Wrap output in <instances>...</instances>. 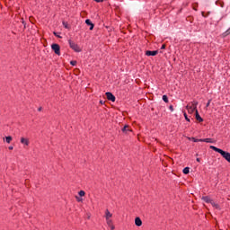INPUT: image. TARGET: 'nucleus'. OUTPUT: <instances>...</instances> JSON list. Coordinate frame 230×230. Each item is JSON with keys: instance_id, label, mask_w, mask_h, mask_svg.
I'll list each match as a JSON object with an SVG mask.
<instances>
[{"instance_id": "nucleus-1", "label": "nucleus", "mask_w": 230, "mask_h": 230, "mask_svg": "<svg viewBox=\"0 0 230 230\" xmlns=\"http://www.w3.org/2000/svg\"><path fill=\"white\" fill-rule=\"evenodd\" d=\"M209 148L211 150H214V152H217V154H220L222 155V157H224V159H226V161H227L228 163H230V153L226 152L215 146H210Z\"/></svg>"}, {"instance_id": "nucleus-2", "label": "nucleus", "mask_w": 230, "mask_h": 230, "mask_svg": "<svg viewBox=\"0 0 230 230\" xmlns=\"http://www.w3.org/2000/svg\"><path fill=\"white\" fill-rule=\"evenodd\" d=\"M199 105V102H193L191 105H187V111L189 114H193L194 112H197V106Z\"/></svg>"}, {"instance_id": "nucleus-3", "label": "nucleus", "mask_w": 230, "mask_h": 230, "mask_svg": "<svg viewBox=\"0 0 230 230\" xmlns=\"http://www.w3.org/2000/svg\"><path fill=\"white\" fill-rule=\"evenodd\" d=\"M69 46L72 49H74V51H76V53H80V51H82L80 47H78V45L74 41L69 40Z\"/></svg>"}, {"instance_id": "nucleus-4", "label": "nucleus", "mask_w": 230, "mask_h": 230, "mask_svg": "<svg viewBox=\"0 0 230 230\" xmlns=\"http://www.w3.org/2000/svg\"><path fill=\"white\" fill-rule=\"evenodd\" d=\"M51 48H52L54 53H56V55L60 56V45L59 44L54 43L51 45Z\"/></svg>"}, {"instance_id": "nucleus-5", "label": "nucleus", "mask_w": 230, "mask_h": 230, "mask_svg": "<svg viewBox=\"0 0 230 230\" xmlns=\"http://www.w3.org/2000/svg\"><path fill=\"white\" fill-rule=\"evenodd\" d=\"M106 97H107V100H109L110 102H116V97L111 92L106 93Z\"/></svg>"}, {"instance_id": "nucleus-6", "label": "nucleus", "mask_w": 230, "mask_h": 230, "mask_svg": "<svg viewBox=\"0 0 230 230\" xmlns=\"http://www.w3.org/2000/svg\"><path fill=\"white\" fill-rule=\"evenodd\" d=\"M157 53H159L157 50H147L146 51V57H155V55H157Z\"/></svg>"}, {"instance_id": "nucleus-7", "label": "nucleus", "mask_w": 230, "mask_h": 230, "mask_svg": "<svg viewBox=\"0 0 230 230\" xmlns=\"http://www.w3.org/2000/svg\"><path fill=\"white\" fill-rule=\"evenodd\" d=\"M85 24H87V26H90V31L94 30V23L91 22V20H85Z\"/></svg>"}, {"instance_id": "nucleus-8", "label": "nucleus", "mask_w": 230, "mask_h": 230, "mask_svg": "<svg viewBox=\"0 0 230 230\" xmlns=\"http://www.w3.org/2000/svg\"><path fill=\"white\" fill-rule=\"evenodd\" d=\"M105 218H106V222L111 220V218H112V213H111L109 209H106L105 211Z\"/></svg>"}, {"instance_id": "nucleus-9", "label": "nucleus", "mask_w": 230, "mask_h": 230, "mask_svg": "<svg viewBox=\"0 0 230 230\" xmlns=\"http://www.w3.org/2000/svg\"><path fill=\"white\" fill-rule=\"evenodd\" d=\"M135 225H136L137 227H141V226H143V221H141V218H140V217H136V218H135Z\"/></svg>"}, {"instance_id": "nucleus-10", "label": "nucleus", "mask_w": 230, "mask_h": 230, "mask_svg": "<svg viewBox=\"0 0 230 230\" xmlns=\"http://www.w3.org/2000/svg\"><path fill=\"white\" fill-rule=\"evenodd\" d=\"M21 144L24 145L25 146H28L30 145V140H28V138L22 137L21 138Z\"/></svg>"}, {"instance_id": "nucleus-11", "label": "nucleus", "mask_w": 230, "mask_h": 230, "mask_svg": "<svg viewBox=\"0 0 230 230\" xmlns=\"http://www.w3.org/2000/svg\"><path fill=\"white\" fill-rule=\"evenodd\" d=\"M195 116H196L197 121H199V123H202V121H204L202 117H200V115L199 114V111H197V110H196V112H195Z\"/></svg>"}, {"instance_id": "nucleus-12", "label": "nucleus", "mask_w": 230, "mask_h": 230, "mask_svg": "<svg viewBox=\"0 0 230 230\" xmlns=\"http://www.w3.org/2000/svg\"><path fill=\"white\" fill-rule=\"evenodd\" d=\"M199 141L201 143H215V140H213L212 138H203V139H199Z\"/></svg>"}, {"instance_id": "nucleus-13", "label": "nucleus", "mask_w": 230, "mask_h": 230, "mask_svg": "<svg viewBox=\"0 0 230 230\" xmlns=\"http://www.w3.org/2000/svg\"><path fill=\"white\" fill-rule=\"evenodd\" d=\"M122 132H124V134H128V132H132V130L130 129V128L128 125H126L123 127Z\"/></svg>"}, {"instance_id": "nucleus-14", "label": "nucleus", "mask_w": 230, "mask_h": 230, "mask_svg": "<svg viewBox=\"0 0 230 230\" xmlns=\"http://www.w3.org/2000/svg\"><path fill=\"white\" fill-rule=\"evenodd\" d=\"M106 224L109 226V227H111V230L115 229L114 225H112V219H108V221H106Z\"/></svg>"}, {"instance_id": "nucleus-15", "label": "nucleus", "mask_w": 230, "mask_h": 230, "mask_svg": "<svg viewBox=\"0 0 230 230\" xmlns=\"http://www.w3.org/2000/svg\"><path fill=\"white\" fill-rule=\"evenodd\" d=\"M202 199L205 201V202H208V203H211L212 200L209 197H203Z\"/></svg>"}, {"instance_id": "nucleus-16", "label": "nucleus", "mask_w": 230, "mask_h": 230, "mask_svg": "<svg viewBox=\"0 0 230 230\" xmlns=\"http://www.w3.org/2000/svg\"><path fill=\"white\" fill-rule=\"evenodd\" d=\"M183 173H184L185 175H188V173H190V167H185V168L183 169Z\"/></svg>"}, {"instance_id": "nucleus-17", "label": "nucleus", "mask_w": 230, "mask_h": 230, "mask_svg": "<svg viewBox=\"0 0 230 230\" xmlns=\"http://www.w3.org/2000/svg\"><path fill=\"white\" fill-rule=\"evenodd\" d=\"M63 26H64V28H66V30H69V24H67V22H63Z\"/></svg>"}, {"instance_id": "nucleus-18", "label": "nucleus", "mask_w": 230, "mask_h": 230, "mask_svg": "<svg viewBox=\"0 0 230 230\" xmlns=\"http://www.w3.org/2000/svg\"><path fill=\"white\" fill-rule=\"evenodd\" d=\"M6 143H12V137H5Z\"/></svg>"}, {"instance_id": "nucleus-19", "label": "nucleus", "mask_w": 230, "mask_h": 230, "mask_svg": "<svg viewBox=\"0 0 230 230\" xmlns=\"http://www.w3.org/2000/svg\"><path fill=\"white\" fill-rule=\"evenodd\" d=\"M217 4L218 6H221V8H224V2L218 1V2H217Z\"/></svg>"}, {"instance_id": "nucleus-20", "label": "nucleus", "mask_w": 230, "mask_h": 230, "mask_svg": "<svg viewBox=\"0 0 230 230\" xmlns=\"http://www.w3.org/2000/svg\"><path fill=\"white\" fill-rule=\"evenodd\" d=\"M163 100L165 103H168V96L163 95Z\"/></svg>"}, {"instance_id": "nucleus-21", "label": "nucleus", "mask_w": 230, "mask_h": 230, "mask_svg": "<svg viewBox=\"0 0 230 230\" xmlns=\"http://www.w3.org/2000/svg\"><path fill=\"white\" fill-rule=\"evenodd\" d=\"M85 196V191L80 190L79 191V197H84Z\"/></svg>"}, {"instance_id": "nucleus-22", "label": "nucleus", "mask_w": 230, "mask_h": 230, "mask_svg": "<svg viewBox=\"0 0 230 230\" xmlns=\"http://www.w3.org/2000/svg\"><path fill=\"white\" fill-rule=\"evenodd\" d=\"M210 204H212V206H213L214 208H219V207H218V204H217V203H215V202H213V201H211Z\"/></svg>"}, {"instance_id": "nucleus-23", "label": "nucleus", "mask_w": 230, "mask_h": 230, "mask_svg": "<svg viewBox=\"0 0 230 230\" xmlns=\"http://www.w3.org/2000/svg\"><path fill=\"white\" fill-rule=\"evenodd\" d=\"M192 141H193L194 143H199V141H200V139H197V138H195V137H192Z\"/></svg>"}, {"instance_id": "nucleus-24", "label": "nucleus", "mask_w": 230, "mask_h": 230, "mask_svg": "<svg viewBox=\"0 0 230 230\" xmlns=\"http://www.w3.org/2000/svg\"><path fill=\"white\" fill-rule=\"evenodd\" d=\"M184 118H185L186 121H190V119L188 118V114L184 113Z\"/></svg>"}, {"instance_id": "nucleus-25", "label": "nucleus", "mask_w": 230, "mask_h": 230, "mask_svg": "<svg viewBox=\"0 0 230 230\" xmlns=\"http://www.w3.org/2000/svg\"><path fill=\"white\" fill-rule=\"evenodd\" d=\"M71 66H76V61H70Z\"/></svg>"}, {"instance_id": "nucleus-26", "label": "nucleus", "mask_w": 230, "mask_h": 230, "mask_svg": "<svg viewBox=\"0 0 230 230\" xmlns=\"http://www.w3.org/2000/svg\"><path fill=\"white\" fill-rule=\"evenodd\" d=\"M54 35H55L56 37H58V39H62V37H60V35H58V33H57V32H54Z\"/></svg>"}, {"instance_id": "nucleus-27", "label": "nucleus", "mask_w": 230, "mask_h": 230, "mask_svg": "<svg viewBox=\"0 0 230 230\" xmlns=\"http://www.w3.org/2000/svg\"><path fill=\"white\" fill-rule=\"evenodd\" d=\"M161 49H166V45L163 44L162 47H161Z\"/></svg>"}, {"instance_id": "nucleus-28", "label": "nucleus", "mask_w": 230, "mask_h": 230, "mask_svg": "<svg viewBox=\"0 0 230 230\" xmlns=\"http://www.w3.org/2000/svg\"><path fill=\"white\" fill-rule=\"evenodd\" d=\"M210 103H211V101L209 100V101L208 102L206 107H209Z\"/></svg>"}, {"instance_id": "nucleus-29", "label": "nucleus", "mask_w": 230, "mask_h": 230, "mask_svg": "<svg viewBox=\"0 0 230 230\" xmlns=\"http://www.w3.org/2000/svg\"><path fill=\"white\" fill-rule=\"evenodd\" d=\"M169 109L172 112H173V106H170Z\"/></svg>"}, {"instance_id": "nucleus-30", "label": "nucleus", "mask_w": 230, "mask_h": 230, "mask_svg": "<svg viewBox=\"0 0 230 230\" xmlns=\"http://www.w3.org/2000/svg\"><path fill=\"white\" fill-rule=\"evenodd\" d=\"M96 3H103V0H94Z\"/></svg>"}, {"instance_id": "nucleus-31", "label": "nucleus", "mask_w": 230, "mask_h": 230, "mask_svg": "<svg viewBox=\"0 0 230 230\" xmlns=\"http://www.w3.org/2000/svg\"><path fill=\"white\" fill-rule=\"evenodd\" d=\"M9 150H13V146H9Z\"/></svg>"}, {"instance_id": "nucleus-32", "label": "nucleus", "mask_w": 230, "mask_h": 230, "mask_svg": "<svg viewBox=\"0 0 230 230\" xmlns=\"http://www.w3.org/2000/svg\"><path fill=\"white\" fill-rule=\"evenodd\" d=\"M196 161H197L198 163H200V158H197Z\"/></svg>"}, {"instance_id": "nucleus-33", "label": "nucleus", "mask_w": 230, "mask_h": 230, "mask_svg": "<svg viewBox=\"0 0 230 230\" xmlns=\"http://www.w3.org/2000/svg\"><path fill=\"white\" fill-rule=\"evenodd\" d=\"M22 24H23L24 28H26V23L24 22H22Z\"/></svg>"}, {"instance_id": "nucleus-34", "label": "nucleus", "mask_w": 230, "mask_h": 230, "mask_svg": "<svg viewBox=\"0 0 230 230\" xmlns=\"http://www.w3.org/2000/svg\"><path fill=\"white\" fill-rule=\"evenodd\" d=\"M193 10H195V11L197 12V6H194V7H193Z\"/></svg>"}, {"instance_id": "nucleus-35", "label": "nucleus", "mask_w": 230, "mask_h": 230, "mask_svg": "<svg viewBox=\"0 0 230 230\" xmlns=\"http://www.w3.org/2000/svg\"><path fill=\"white\" fill-rule=\"evenodd\" d=\"M100 103H101L102 105H103V101H100Z\"/></svg>"}, {"instance_id": "nucleus-36", "label": "nucleus", "mask_w": 230, "mask_h": 230, "mask_svg": "<svg viewBox=\"0 0 230 230\" xmlns=\"http://www.w3.org/2000/svg\"><path fill=\"white\" fill-rule=\"evenodd\" d=\"M78 202H80L82 199L80 198H77Z\"/></svg>"}, {"instance_id": "nucleus-37", "label": "nucleus", "mask_w": 230, "mask_h": 230, "mask_svg": "<svg viewBox=\"0 0 230 230\" xmlns=\"http://www.w3.org/2000/svg\"><path fill=\"white\" fill-rule=\"evenodd\" d=\"M38 111H42V108H39Z\"/></svg>"}, {"instance_id": "nucleus-38", "label": "nucleus", "mask_w": 230, "mask_h": 230, "mask_svg": "<svg viewBox=\"0 0 230 230\" xmlns=\"http://www.w3.org/2000/svg\"><path fill=\"white\" fill-rule=\"evenodd\" d=\"M202 16H203V17H205V15H204V12H202Z\"/></svg>"}]
</instances>
